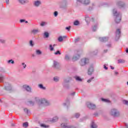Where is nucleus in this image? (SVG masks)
<instances>
[{
    "label": "nucleus",
    "instance_id": "nucleus-1",
    "mask_svg": "<svg viewBox=\"0 0 128 128\" xmlns=\"http://www.w3.org/2000/svg\"><path fill=\"white\" fill-rule=\"evenodd\" d=\"M113 14L116 16L115 22L116 24H120L122 20V15L120 13H118L116 9L113 10Z\"/></svg>",
    "mask_w": 128,
    "mask_h": 128
},
{
    "label": "nucleus",
    "instance_id": "nucleus-2",
    "mask_svg": "<svg viewBox=\"0 0 128 128\" xmlns=\"http://www.w3.org/2000/svg\"><path fill=\"white\" fill-rule=\"evenodd\" d=\"M110 114L113 116H120V112L116 109L113 108L111 110Z\"/></svg>",
    "mask_w": 128,
    "mask_h": 128
},
{
    "label": "nucleus",
    "instance_id": "nucleus-3",
    "mask_svg": "<svg viewBox=\"0 0 128 128\" xmlns=\"http://www.w3.org/2000/svg\"><path fill=\"white\" fill-rule=\"evenodd\" d=\"M88 62H89L88 58H83L81 60L80 62V64L82 66H86V64H88Z\"/></svg>",
    "mask_w": 128,
    "mask_h": 128
},
{
    "label": "nucleus",
    "instance_id": "nucleus-4",
    "mask_svg": "<svg viewBox=\"0 0 128 128\" xmlns=\"http://www.w3.org/2000/svg\"><path fill=\"white\" fill-rule=\"evenodd\" d=\"M87 106L90 110H94V108H96V105H94V104H92L90 102L87 103Z\"/></svg>",
    "mask_w": 128,
    "mask_h": 128
},
{
    "label": "nucleus",
    "instance_id": "nucleus-5",
    "mask_svg": "<svg viewBox=\"0 0 128 128\" xmlns=\"http://www.w3.org/2000/svg\"><path fill=\"white\" fill-rule=\"evenodd\" d=\"M61 126H62V128H76V127L74 126H68V124L65 123H62L61 124Z\"/></svg>",
    "mask_w": 128,
    "mask_h": 128
},
{
    "label": "nucleus",
    "instance_id": "nucleus-6",
    "mask_svg": "<svg viewBox=\"0 0 128 128\" xmlns=\"http://www.w3.org/2000/svg\"><path fill=\"white\" fill-rule=\"evenodd\" d=\"M92 72H94V67L92 66H90L88 70V74L90 76Z\"/></svg>",
    "mask_w": 128,
    "mask_h": 128
},
{
    "label": "nucleus",
    "instance_id": "nucleus-7",
    "mask_svg": "<svg viewBox=\"0 0 128 128\" xmlns=\"http://www.w3.org/2000/svg\"><path fill=\"white\" fill-rule=\"evenodd\" d=\"M40 102L41 104H44L45 106H48V102L44 98L41 100Z\"/></svg>",
    "mask_w": 128,
    "mask_h": 128
},
{
    "label": "nucleus",
    "instance_id": "nucleus-8",
    "mask_svg": "<svg viewBox=\"0 0 128 128\" xmlns=\"http://www.w3.org/2000/svg\"><path fill=\"white\" fill-rule=\"evenodd\" d=\"M23 88H25V90H27V92H30V90H32V89L28 86L24 85V86H23Z\"/></svg>",
    "mask_w": 128,
    "mask_h": 128
},
{
    "label": "nucleus",
    "instance_id": "nucleus-9",
    "mask_svg": "<svg viewBox=\"0 0 128 128\" xmlns=\"http://www.w3.org/2000/svg\"><path fill=\"white\" fill-rule=\"evenodd\" d=\"M82 4H90V0H82Z\"/></svg>",
    "mask_w": 128,
    "mask_h": 128
},
{
    "label": "nucleus",
    "instance_id": "nucleus-10",
    "mask_svg": "<svg viewBox=\"0 0 128 128\" xmlns=\"http://www.w3.org/2000/svg\"><path fill=\"white\" fill-rule=\"evenodd\" d=\"M19 2L20 4H27V2H28V0H19Z\"/></svg>",
    "mask_w": 128,
    "mask_h": 128
},
{
    "label": "nucleus",
    "instance_id": "nucleus-11",
    "mask_svg": "<svg viewBox=\"0 0 128 128\" xmlns=\"http://www.w3.org/2000/svg\"><path fill=\"white\" fill-rule=\"evenodd\" d=\"M66 38V36H64L63 37L62 36H60L58 38V40L60 42H62V40H64V38Z\"/></svg>",
    "mask_w": 128,
    "mask_h": 128
},
{
    "label": "nucleus",
    "instance_id": "nucleus-12",
    "mask_svg": "<svg viewBox=\"0 0 128 128\" xmlns=\"http://www.w3.org/2000/svg\"><path fill=\"white\" fill-rule=\"evenodd\" d=\"M126 62V60L124 59H120L118 60V64H124Z\"/></svg>",
    "mask_w": 128,
    "mask_h": 128
},
{
    "label": "nucleus",
    "instance_id": "nucleus-13",
    "mask_svg": "<svg viewBox=\"0 0 128 128\" xmlns=\"http://www.w3.org/2000/svg\"><path fill=\"white\" fill-rule=\"evenodd\" d=\"M100 42H106L108 40V38H100Z\"/></svg>",
    "mask_w": 128,
    "mask_h": 128
},
{
    "label": "nucleus",
    "instance_id": "nucleus-14",
    "mask_svg": "<svg viewBox=\"0 0 128 128\" xmlns=\"http://www.w3.org/2000/svg\"><path fill=\"white\" fill-rule=\"evenodd\" d=\"M98 24L94 25V26H93V28H92V30L94 32H96V28H98Z\"/></svg>",
    "mask_w": 128,
    "mask_h": 128
},
{
    "label": "nucleus",
    "instance_id": "nucleus-15",
    "mask_svg": "<svg viewBox=\"0 0 128 128\" xmlns=\"http://www.w3.org/2000/svg\"><path fill=\"white\" fill-rule=\"evenodd\" d=\"M91 128H96L98 126H96V124H94V122H92L91 125Z\"/></svg>",
    "mask_w": 128,
    "mask_h": 128
},
{
    "label": "nucleus",
    "instance_id": "nucleus-16",
    "mask_svg": "<svg viewBox=\"0 0 128 128\" xmlns=\"http://www.w3.org/2000/svg\"><path fill=\"white\" fill-rule=\"evenodd\" d=\"M40 4V1H36L34 2V6H38V5Z\"/></svg>",
    "mask_w": 128,
    "mask_h": 128
},
{
    "label": "nucleus",
    "instance_id": "nucleus-17",
    "mask_svg": "<svg viewBox=\"0 0 128 128\" xmlns=\"http://www.w3.org/2000/svg\"><path fill=\"white\" fill-rule=\"evenodd\" d=\"M28 122L23 124V128H28Z\"/></svg>",
    "mask_w": 128,
    "mask_h": 128
},
{
    "label": "nucleus",
    "instance_id": "nucleus-18",
    "mask_svg": "<svg viewBox=\"0 0 128 128\" xmlns=\"http://www.w3.org/2000/svg\"><path fill=\"white\" fill-rule=\"evenodd\" d=\"M116 36H120V29H118L116 31Z\"/></svg>",
    "mask_w": 128,
    "mask_h": 128
},
{
    "label": "nucleus",
    "instance_id": "nucleus-19",
    "mask_svg": "<svg viewBox=\"0 0 128 128\" xmlns=\"http://www.w3.org/2000/svg\"><path fill=\"white\" fill-rule=\"evenodd\" d=\"M57 66H60V64H58V62L56 61H54V68H56Z\"/></svg>",
    "mask_w": 128,
    "mask_h": 128
},
{
    "label": "nucleus",
    "instance_id": "nucleus-20",
    "mask_svg": "<svg viewBox=\"0 0 128 128\" xmlns=\"http://www.w3.org/2000/svg\"><path fill=\"white\" fill-rule=\"evenodd\" d=\"M54 54H56V56H58V54L60 56V54H62V53H60V50H57L56 51V52H54Z\"/></svg>",
    "mask_w": 128,
    "mask_h": 128
},
{
    "label": "nucleus",
    "instance_id": "nucleus-21",
    "mask_svg": "<svg viewBox=\"0 0 128 128\" xmlns=\"http://www.w3.org/2000/svg\"><path fill=\"white\" fill-rule=\"evenodd\" d=\"M38 32V30H33L32 31V34H37V32Z\"/></svg>",
    "mask_w": 128,
    "mask_h": 128
},
{
    "label": "nucleus",
    "instance_id": "nucleus-22",
    "mask_svg": "<svg viewBox=\"0 0 128 128\" xmlns=\"http://www.w3.org/2000/svg\"><path fill=\"white\" fill-rule=\"evenodd\" d=\"M75 78H76V80H78L79 82H82V78H80L78 76L75 77Z\"/></svg>",
    "mask_w": 128,
    "mask_h": 128
},
{
    "label": "nucleus",
    "instance_id": "nucleus-23",
    "mask_svg": "<svg viewBox=\"0 0 128 128\" xmlns=\"http://www.w3.org/2000/svg\"><path fill=\"white\" fill-rule=\"evenodd\" d=\"M39 88H42V90H46L45 87H44L42 84H39Z\"/></svg>",
    "mask_w": 128,
    "mask_h": 128
},
{
    "label": "nucleus",
    "instance_id": "nucleus-24",
    "mask_svg": "<svg viewBox=\"0 0 128 128\" xmlns=\"http://www.w3.org/2000/svg\"><path fill=\"white\" fill-rule=\"evenodd\" d=\"M79 24H80V22H78V20H76L74 22V26H78Z\"/></svg>",
    "mask_w": 128,
    "mask_h": 128
},
{
    "label": "nucleus",
    "instance_id": "nucleus-25",
    "mask_svg": "<svg viewBox=\"0 0 128 128\" xmlns=\"http://www.w3.org/2000/svg\"><path fill=\"white\" fill-rule=\"evenodd\" d=\"M50 50L51 52H52V50H54V47L52 46V45H50Z\"/></svg>",
    "mask_w": 128,
    "mask_h": 128
},
{
    "label": "nucleus",
    "instance_id": "nucleus-26",
    "mask_svg": "<svg viewBox=\"0 0 128 128\" xmlns=\"http://www.w3.org/2000/svg\"><path fill=\"white\" fill-rule=\"evenodd\" d=\"M44 36L45 38H48V36H49L48 32H45L44 33Z\"/></svg>",
    "mask_w": 128,
    "mask_h": 128
},
{
    "label": "nucleus",
    "instance_id": "nucleus-27",
    "mask_svg": "<svg viewBox=\"0 0 128 128\" xmlns=\"http://www.w3.org/2000/svg\"><path fill=\"white\" fill-rule=\"evenodd\" d=\"M41 126H42V128H48L49 126H48V125H46L44 124H41Z\"/></svg>",
    "mask_w": 128,
    "mask_h": 128
},
{
    "label": "nucleus",
    "instance_id": "nucleus-28",
    "mask_svg": "<svg viewBox=\"0 0 128 128\" xmlns=\"http://www.w3.org/2000/svg\"><path fill=\"white\" fill-rule=\"evenodd\" d=\"M54 82H58V77H54Z\"/></svg>",
    "mask_w": 128,
    "mask_h": 128
},
{
    "label": "nucleus",
    "instance_id": "nucleus-29",
    "mask_svg": "<svg viewBox=\"0 0 128 128\" xmlns=\"http://www.w3.org/2000/svg\"><path fill=\"white\" fill-rule=\"evenodd\" d=\"M36 52L37 54H42V52H40V50H37L36 51Z\"/></svg>",
    "mask_w": 128,
    "mask_h": 128
},
{
    "label": "nucleus",
    "instance_id": "nucleus-30",
    "mask_svg": "<svg viewBox=\"0 0 128 128\" xmlns=\"http://www.w3.org/2000/svg\"><path fill=\"white\" fill-rule=\"evenodd\" d=\"M4 80V77L2 76H0V82H2Z\"/></svg>",
    "mask_w": 128,
    "mask_h": 128
},
{
    "label": "nucleus",
    "instance_id": "nucleus-31",
    "mask_svg": "<svg viewBox=\"0 0 128 128\" xmlns=\"http://www.w3.org/2000/svg\"><path fill=\"white\" fill-rule=\"evenodd\" d=\"M94 77H92L90 80H88L87 82H92V80H94Z\"/></svg>",
    "mask_w": 128,
    "mask_h": 128
},
{
    "label": "nucleus",
    "instance_id": "nucleus-32",
    "mask_svg": "<svg viewBox=\"0 0 128 128\" xmlns=\"http://www.w3.org/2000/svg\"><path fill=\"white\" fill-rule=\"evenodd\" d=\"M102 100L103 102H110V100H106V99H104V98H102Z\"/></svg>",
    "mask_w": 128,
    "mask_h": 128
},
{
    "label": "nucleus",
    "instance_id": "nucleus-33",
    "mask_svg": "<svg viewBox=\"0 0 128 128\" xmlns=\"http://www.w3.org/2000/svg\"><path fill=\"white\" fill-rule=\"evenodd\" d=\"M80 114L78 113H76V114H75V116L78 118H80Z\"/></svg>",
    "mask_w": 128,
    "mask_h": 128
},
{
    "label": "nucleus",
    "instance_id": "nucleus-34",
    "mask_svg": "<svg viewBox=\"0 0 128 128\" xmlns=\"http://www.w3.org/2000/svg\"><path fill=\"white\" fill-rule=\"evenodd\" d=\"M65 60H70V56H65Z\"/></svg>",
    "mask_w": 128,
    "mask_h": 128
},
{
    "label": "nucleus",
    "instance_id": "nucleus-35",
    "mask_svg": "<svg viewBox=\"0 0 128 128\" xmlns=\"http://www.w3.org/2000/svg\"><path fill=\"white\" fill-rule=\"evenodd\" d=\"M124 104H127V106H128V101H126V100L123 101Z\"/></svg>",
    "mask_w": 128,
    "mask_h": 128
},
{
    "label": "nucleus",
    "instance_id": "nucleus-36",
    "mask_svg": "<svg viewBox=\"0 0 128 128\" xmlns=\"http://www.w3.org/2000/svg\"><path fill=\"white\" fill-rule=\"evenodd\" d=\"M8 62L10 63V62H12V64H14V60H9L8 61Z\"/></svg>",
    "mask_w": 128,
    "mask_h": 128
},
{
    "label": "nucleus",
    "instance_id": "nucleus-37",
    "mask_svg": "<svg viewBox=\"0 0 128 128\" xmlns=\"http://www.w3.org/2000/svg\"><path fill=\"white\" fill-rule=\"evenodd\" d=\"M58 12H56V11L54 12V16H58Z\"/></svg>",
    "mask_w": 128,
    "mask_h": 128
},
{
    "label": "nucleus",
    "instance_id": "nucleus-38",
    "mask_svg": "<svg viewBox=\"0 0 128 128\" xmlns=\"http://www.w3.org/2000/svg\"><path fill=\"white\" fill-rule=\"evenodd\" d=\"M66 29L67 30L68 32H70V26H69L68 27H66Z\"/></svg>",
    "mask_w": 128,
    "mask_h": 128
},
{
    "label": "nucleus",
    "instance_id": "nucleus-39",
    "mask_svg": "<svg viewBox=\"0 0 128 128\" xmlns=\"http://www.w3.org/2000/svg\"><path fill=\"white\" fill-rule=\"evenodd\" d=\"M30 44L31 46H34V44H32V40H30Z\"/></svg>",
    "mask_w": 128,
    "mask_h": 128
},
{
    "label": "nucleus",
    "instance_id": "nucleus-40",
    "mask_svg": "<svg viewBox=\"0 0 128 128\" xmlns=\"http://www.w3.org/2000/svg\"><path fill=\"white\" fill-rule=\"evenodd\" d=\"M58 117H55L54 119H53V122H56V120H58Z\"/></svg>",
    "mask_w": 128,
    "mask_h": 128
},
{
    "label": "nucleus",
    "instance_id": "nucleus-41",
    "mask_svg": "<svg viewBox=\"0 0 128 128\" xmlns=\"http://www.w3.org/2000/svg\"><path fill=\"white\" fill-rule=\"evenodd\" d=\"M44 24H46V22H41V24H40V26H44Z\"/></svg>",
    "mask_w": 128,
    "mask_h": 128
},
{
    "label": "nucleus",
    "instance_id": "nucleus-42",
    "mask_svg": "<svg viewBox=\"0 0 128 128\" xmlns=\"http://www.w3.org/2000/svg\"><path fill=\"white\" fill-rule=\"evenodd\" d=\"M24 112H26V114H28V108H26L24 109Z\"/></svg>",
    "mask_w": 128,
    "mask_h": 128
},
{
    "label": "nucleus",
    "instance_id": "nucleus-43",
    "mask_svg": "<svg viewBox=\"0 0 128 128\" xmlns=\"http://www.w3.org/2000/svg\"><path fill=\"white\" fill-rule=\"evenodd\" d=\"M78 58H76V57H74L72 58L73 62H74V60H77Z\"/></svg>",
    "mask_w": 128,
    "mask_h": 128
},
{
    "label": "nucleus",
    "instance_id": "nucleus-44",
    "mask_svg": "<svg viewBox=\"0 0 128 128\" xmlns=\"http://www.w3.org/2000/svg\"><path fill=\"white\" fill-rule=\"evenodd\" d=\"M22 64L23 65L24 68H26V65L24 64V63H22Z\"/></svg>",
    "mask_w": 128,
    "mask_h": 128
},
{
    "label": "nucleus",
    "instance_id": "nucleus-45",
    "mask_svg": "<svg viewBox=\"0 0 128 128\" xmlns=\"http://www.w3.org/2000/svg\"><path fill=\"white\" fill-rule=\"evenodd\" d=\"M6 0V2L7 4H8L9 2H10V0Z\"/></svg>",
    "mask_w": 128,
    "mask_h": 128
},
{
    "label": "nucleus",
    "instance_id": "nucleus-46",
    "mask_svg": "<svg viewBox=\"0 0 128 128\" xmlns=\"http://www.w3.org/2000/svg\"><path fill=\"white\" fill-rule=\"evenodd\" d=\"M114 74H115L116 76H118V72H115Z\"/></svg>",
    "mask_w": 128,
    "mask_h": 128
},
{
    "label": "nucleus",
    "instance_id": "nucleus-47",
    "mask_svg": "<svg viewBox=\"0 0 128 128\" xmlns=\"http://www.w3.org/2000/svg\"><path fill=\"white\" fill-rule=\"evenodd\" d=\"M104 68H105V70H108V67H106V65H104Z\"/></svg>",
    "mask_w": 128,
    "mask_h": 128
},
{
    "label": "nucleus",
    "instance_id": "nucleus-48",
    "mask_svg": "<svg viewBox=\"0 0 128 128\" xmlns=\"http://www.w3.org/2000/svg\"><path fill=\"white\" fill-rule=\"evenodd\" d=\"M20 22H24V20H21Z\"/></svg>",
    "mask_w": 128,
    "mask_h": 128
},
{
    "label": "nucleus",
    "instance_id": "nucleus-49",
    "mask_svg": "<svg viewBox=\"0 0 128 128\" xmlns=\"http://www.w3.org/2000/svg\"><path fill=\"white\" fill-rule=\"evenodd\" d=\"M0 42H4V40H0Z\"/></svg>",
    "mask_w": 128,
    "mask_h": 128
},
{
    "label": "nucleus",
    "instance_id": "nucleus-50",
    "mask_svg": "<svg viewBox=\"0 0 128 128\" xmlns=\"http://www.w3.org/2000/svg\"><path fill=\"white\" fill-rule=\"evenodd\" d=\"M108 52V50H104V52Z\"/></svg>",
    "mask_w": 128,
    "mask_h": 128
},
{
    "label": "nucleus",
    "instance_id": "nucleus-51",
    "mask_svg": "<svg viewBox=\"0 0 128 128\" xmlns=\"http://www.w3.org/2000/svg\"><path fill=\"white\" fill-rule=\"evenodd\" d=\"M111 69L112 70H114V68L112 67V66H111Z\"/></svg>",
    "mask_w": 128,
    "mask_h": 128
},
{
    "label": "nucleus",
    "instance_id": "nucleus-52",
    "mask_svg": "<svg viewBox=\"0 0 128 128\" xmlns=\"http://www.w3.org/2000/svg\"><path fill=\"white\" fill-rule=\"evenodd\" d=\"M126 52H127V54H128V49L126 50Z\"/></svg>",
    "mask_w": 128,
    "mask_h": 128
},
{
    "label": "nucleus",
    "instance_id": "nucleus-53",
    "mask_svg": "<svg viewBox=\"0 0 128 128\" xmlns=\"http://www.w3.org/2000/svg\"><path fill=\"white\" fill-rule=\"evenodd\" d=\"M29 102H30V104H32V101H30Z\"/></svg>",
    "mask_w": 128,
    "mask_h": 128
},
{
    "label": "nucleus",
    "instance_id": "nucleus-54",
    "mask_svg": "<svg viewBox=\"0 0 128 128\" xmlns=\"http://www.w3.org/2000/svg\"><path fill=\"white\" fill-rule=\"evenodd\" d=\"M108 46H111V45L110 44H109V45H108Z\"/></svg>",
    "mask_w": 128,
    "mask_h": 128
},
{
    "label": "nucleus",
    "instance_id": "nucleus-55",
    "mask_svg": "<svg viewBox=\"0 0 128 128\" xmlns=\"http://www.w3.org/2000/svg\"><path fill=\"white\" fill-rule=\"evenodd\" d=\"M126 128H128V126H126Z\"/></svg>",
    "mask_w": 128,
    "mask_h": 128
},
{
    "label": "nucleus",
    "instance_id": "nucleus-56",
    "mask_svg": "<svg viewBox=\"0 0 128 128\" xmlns=\"http://www.w3.org/2000/svg\"><path fill=\"white\" fill-rule=\"evenodd\" d=\"M26 24L28 23V21H26Z\"/></svg>",
    "mask_w": 128,
    "mask_h": 128
},
{
    "label": "nucleus",
    "instance_id": "nucleus-57",
    "mask_svg": "<svg viewBox=\"0 0 128 128\" xmlns=\"http://www.w3.org/2000/svg\"><path fill=\"white\" fill-rule=\"evenodd\" d=\"M56 46V44H54L53 46Z\"/></svg>",
    "mask_w": 128,
    "mask_h": 128
},
{
    "label": "nucleus",
    "instance_id": "nucleus-58",
    "mask_svg": "<svg viewBox=\"0 0 128 128\" xmlns=\"http://www.w3.org/2000/svg\"><path fill=\"white\" fill-rule=\"evenodd\" d=\"M76 94V92H74V94Z\"/></svg>",
    "mask_w": 128,
    "mask_h": 128
}]
</instances>
